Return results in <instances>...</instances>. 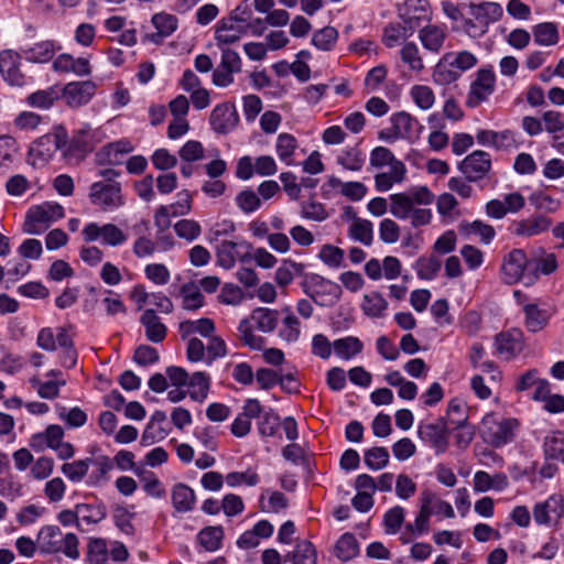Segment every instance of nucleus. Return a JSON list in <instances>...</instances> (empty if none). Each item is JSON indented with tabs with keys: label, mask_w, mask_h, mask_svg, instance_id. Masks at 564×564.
<instances>
[{
	"label": "nucleus",
	"mask_w": 564,
	"mask_h": 564,
	"mask_svg": "<svg viewBox=\"0 0 564 564\" xmlns=\"http://www.w3.org/2000/svg\"><path fill=\"white\" fill-rule=\"evenodd\" d=\"M308 295L317 305L330 306L339 300L341 289L337 283L319 278L312 286Z\"/></svg>",
	"instance_id": "nucleus-20"
},
{
	"label": "nucleus",
	"mask_w": 564,
	"mask_h": 564,
	"mask_svg": "<svg viewBox=\"0 0 564 564\" xmlns=\"http://www.w3.org/2000/svg\"><path fill=\"white\" fill-rule=\"evenodd\" d=\"M173 228L176 236L186 241H194L202 234L200 225L194 219H181L174 224Z\"/></svg>",
	"instance_id": "nucleus-62"
},
{
	"label": "nucleus",
	"mask_w": 564,
	"mask_h": 564,
	"mask_svg": "<svg viewBox=\"0 0 564 564\" xmlns=\"http://www.w3.org/2000/svg\"><path fill=\"white\" fill-rule=\"evenodd\" d=\"M359 553V545L354 534L344 533L334 546V554L340 561H349Z\"/></svg>",
	"instance_id": "nucleus-44"
},
{
	"label": "nucleus",
	"mask_w": 564,
	"mask_h": 564,
	"mask_svg": "<svg viewBox=\"0 0 564 564\" xmlns=\"http://www.w3.org/2000/svg\"><path fill=\"white\" fill-rule=\"evenodd\" d=\"M529 260L522 249H513L502 259L501 275L506 284L512 285L523 276Z\"/></svg>",
	"instance_id": "nucleus-12"
},
{
	"label": "nucleus",
	"mask_w": 564,
	"mask_h": 564,
	"mask_svg": "<svg viewBox=\"0 0 564 564\" xmlns=\"http://www.w3.org/2000/svg\"><path fill=\"white\" fill-rule=\"evenodd\" d=\"M495 85L496 76L492 69L480 68L470 85L466 104L471 108L479 106L495 91Z\"/></svg>",
	"instance_id": "nucleus-9"
},
{
	"label": "nucleus",
	"mask_w": 564,
	"mask_h": 564,
	"mask_svg": "<svg viewBox=\"0 0 564 564\" xmlns=\"http://www.w3.org/2000/svg\"><path fill=\"white\" fill-rule=\"evenodd\" d=\"M509 485L506 474L496 473L494 475L484 470H478L474 475L473 487L476 492H486L489 490L501 491Z\"/></svg>",
	"instance_id": "nucleus-26"
},
{
	"label": "nucleus",
	"mask_w": 564,
	"mask_h": 564,
	"mask_svg": "<svg viewBox=\"0 0 564 564\" xmlns=\"http://www.w3.org/2000/svg\"><path fill=\"white\" fill-rule=\"evenodd\" d=\"M21 56L12 50L0 52V73L4 80L12 86H23L25 77L20 69Z\"/></svg>",
	"instance_id": "nucleus-17"
},
{
	"label": "nucleus",
	"mask_w": 564,
	"mask_h": 564,
	"mask_svg": "<svg viewBox=\"0 0 564 564\" xmlns=\"http://www.w3.org/2000/svg\"><path fill=\"white\" fill-rule=\"evenodd\" d=\"M93 464L96 466V470L89 475L87 485L95 487L108 480V474L112 469L113 463L110 457L101 455L94 459Z\"/></svg>",
	"instance_id": "nucleus-52"
},
{
	"label": "nucleus",
	"mask_w": 564,
	"mask_h": 564,
	"mask_svg": "<svg viewBox=\"0 0 564 564\" xmlns=\"http://www.w3.org/2000/svg\"><path fill=\"white\" fill-rule=\"evenodd\" d=\"M251 246L246 241H231V240H223L218 243L216 248V259L217 264L226 270H229L235 267L236 262L245 261L246 256H241L238 251L239 248L249 249Z\"/></svg>",
	"instance_id": "nucleus-19"
},
{
	"label": "nucleus",
	"mask_w": 564,
	"mask_h": 564,
	"mask_svg": "<svg viewBox=\"0 0 564 564\" xmlns=\"http://www.w3.org/2000/svg\"><path fill=\"white\" fill-rule=\"evenodd\" d=\"M327 184L329 187L338 189L343 196L354 202L361 200L367 194V186L361 182H343L336 176H329Z\"/></svg>",
	"instance_id": "nucleus-32"
},
{
	"label": "nucleus",
	"mask_w": 564,
	"mask_h": 564,
	"mask_svg": "<svg viewBox=\"0 0 564 564\" xmlns=\"http://www.w3.org/2000/svg\"><path fill=\"white\" fill-rule=\"evenodd\" d=\"M64 217V208L57 203L45 202L29 209L23 225L24 232L40 235L44 232L52 223Z\"/></svg>",
	"instance_id": "nucleus-4"
},
{
	"label": "nucleus",
	"mask_w": 564,
	"mask_h": 564,
	"mask_svg": "<svg viewBox=\"0 0 564 564\" xmlns=\"http://www.w3.org/2000/svg\"><path fill=\"white\" fill-rule=\"evenodd\" d=\"M249 24H235L230 19L223 18L216 26L215 40L218 47L238 42L242 34L247 32Z\"/></svg>",
	"instance_id": "nucleus-22"
},
{
	"label": "nucleus",
	"mask_w": 564,
	"mask_h": 564,
	"mask_svg": "<svg viewBox=\"0 0 564 564\" xmlns=\"http://www.w3.org/2000/svg\"><path fill=\"white\" fill-rule=\"evenodd\" d=\"M89 198L93 205L108 212L124 204L120 183L95 182L90 186Z\"/></svg>",
	"instance_id": "nucleus-6"
},
{
	"label": "nucleus",
	"mask_w": 564,
	"mask_h": 564,
	"mask_svg": "<svg viewBox=\"0 0 564 564\" xmlns=\"http://www.w3.org/2000/svg\"><path fill=\"white\" fill-rule=\"evenodd\" d=\"M478 58L469 51L445 53L433 70V80L438 85H449L456 82L463 73L474 68Z\"/></svg>",
	"instance_id": "nucleus-1"
},
{
	"label": "nucleus",
	"mask_w": 564,
	"mask_h": 564,
	"mask_svg": "<svg viewBox=\"0 0 564 564\" xmlns=\"http://www.w3.org/2000/svg\"><path fill=\"white\" fill-rule=\"evenodd\" d=\"M172 502L177 511L187 512L195 505V494L188 486L177 484L172 489Z\"/></svg>",
	"instance_id": "nucleus-41"
},
{
	"label": "nucleus",
	"mask_w": 564,
	"mask_h": 564,
	"mask_svg": "<svg viewBox=\"0 0 564 564\" xmlns=\"http://www.w3.org/2000/svg\"><path fill=\"white\" fill-rule=\"evenodd\" d=\"M534 42L541 46H554L560 41L558 28L553 22L539 23L532 29Z\"/></svg>",
	"instance_id": "nucleus-37"
},
{
	"label": "nucleus",
	"mask_w": 564,
	"mask_h": 564,
	"mask_svg": "<svg viewBox=\"0 0 564 564\" xmlns=\"http://www.w3.org/2000/svg\"><path fill=\"white\" fill-rule=\"evenodd\" d=\"M390 213L398 219H406L414 209V204L406 193L390 196Z\"/></svg>",
	"instance_id": "nucleus-53"
},
{
	"label": "nucleus",
	"mask_w": 564,
	"mask_h": 564,
	"mask_svg": "<svg viewBox=\"0 0 564 564\" xmlns=\"http://www.w3.org/2000/svg\"><path fill=\"white\" fill-rule=\"evenodd\" d=\"M348 236L355 241L370 246L373 240V226L368 219L355 217L348 228Z\"/></svg>",
	"instance_id": "nucleus-38"
},
{
	"label": "nucleus",
	"mask_w": 564,
	"mask_h": 564,
	"mask_svg": "<svg viewBox=\"0 0 564 564\" xmlns=\"http://www.w3.org/2000/svg\"><path fill=\"white\" fill-rule=\"evenodd\" d=\"M223 538L224 531L221 527L205 528L197 535L199 543L208 552L217 551L221 545Z\"/></svg>",
	"instance_id": "nucleus-54"
},
{
	"label": "nucleus",
	"mask_w": 564,
	"mask_h": 564,
	"mask_svg": "<svg viewBox=\"0 0 564 564\" xmlns=\"http://www.w3.org/2000/svg\"><path fill=\"white\" fill-rule=\"evenodd\" d=\"M366 156L358 145L344 148L336 156V163L344 170L359 172L364 167Z\"/></svg>",
	"instance_id": "nucleus-31"
},
{
	"label": "nucleus",
	"mask_w": 564,
	"mask_h": 564,
	"mask_svg": "<svg viewBox=\"0 0 564 564\" xmlns=\"http://www.w3.org/2000/svg\"><path fill=\"white\" fill-rule=\"evenodd\" d=\"M240 340L253 350H260L264 347L265 340L263 337L254 334L253 327L249 319H242L238 326Z\"/></svg>",
	"instance_id": "nucleus-55"
},
{
	"label": "nucleus",
	"mask_w": 564,
	"mask_h": 564,
	"mask_svg": "<svg viewBox=\"0 0 564 564\" xmlns=\"http://www.w3.org/2000/svg\"><path fill=\"white\" fill-rule=\"evenodd\" d=\"M293 564H316L317 555L314 545L310 541H301L292 553Z\"/></svg>",
	"instance_id": "nucleus-61"
},
{
	"label": "nucleus",
	"mask_w": 564,
	"mask_h": 564,
	"mask_svg": "<svg viewBox=\"0 0 564 564\" xmlns=\"http://www.w3.org/2000/svg\"><path fill=\"white\" fill-rule=\"evenodd\" d=\"M78 522L83 521L86 524H96L104 520L107 516L106 507L102 503L88 505L77 503L76 505Z\"/></svg>",
	"instance_id": "nucleus-48"
},
{
	"label": "nucleus",
	"mask_w": 564,
	"mask_h": 564,
	"mask_svg": "<svg viewBox=\"0 0 564 564\" xmlns=\"http://www.w3.org/2000/svg\"><path fill=\"white\" fill-rule=\"evenodd\" d=\"M57 73H74L77 76H88L91 73V66L87 57L75 58L70 54L58 55L52 64Z\"/></svg>",
	"instance_id": "nucleus-21"
},
{
	"label": "nucleus",
	"mask_w": 564,
	"mask_h": 564,
	"mask_svg": "<svg viewBox=\"0 0 564 564\" xmlns=\"http://www.w3.org/2000/svg\"><path fill=\"white\" fill-rule=\"evenodd\" d=\"M422 499L432 511V514H442L445 518L452 519L455 517L452 505L441 499L435 492L431 490H424L421 494Z\"/></svg>",
	"instance_id": "nucleus-49"
},
{
	"label": "nucleus",
	"mask_w": 564,
	"mask_h": 564,
	"mask_svg": "<svg viewBox=\"0 0 564 564\" xmlns=\"http://www.w3.org/2000/svg\"><path fill=\"white\" fill-rule=\"evenodd\" d=\"M303 272L304 264L295 262L291 259H284L275 271L274 281L280 286H286L294 280L295 276L302 275Z\"/></svg>",
	"instance_id": "nucleus-39"
},
{
	"label": "nucleus",
	"mask_w": 564,
	"mask_h": 564,
	"mask_svg": "<svg viewBox=\"0 0 564 564\" xmlns=\"http://www.w3.org/2000/svg\"><path fill=\"white\" fill-rule=\"evenodd\" d=\"M209 122L216 133L226 134L237 127L239 116L234 106L220 104L213 109Z\"/></svg>",
	"instance_id": "nucleus-15"
},
{
	"label": "nucleus",
	"mask_w": 564,
	"mask_h": 564,
	"mask_svg": "<svg viewBox=\"0 0 564 564\" xmlns=\"http://www.w3.org/2000/svg\"><path fill=\"white\" fill-rule=\"evenodd\" d=\"M67 143V133L57 129L39 138L29 150V161L32 165H44L59 149Z\"/></svg>",
	"instance_id": "nucleus-5"
},
{
	"label": "nucleus",
	"mask_w": 564,
	"mask_h": 564,
	"mask_svg": "<svg viewBox=\"0 0 564 564\" xmlns=\"http://www.w3.org/2000/svg\"><path fill=\"white\" fill-rule=\"evenodd\" d=\"M405 511L402 507L395 506L389 509L383 516L384 531L387 534H395L402 527Z\"/></svg>",
	"instance_id": "nucleus-64"
},
{
	"label": "nucleus",
	"mask_w": 564,
	"mask_h": 564,
	"mask_svg": "<svg viewBox=\"0 0 564 564\" xmlns=\"http://www.w3.org/2000/svg\"><path fill=\"white\" fill-rule=\"evenodd\" d=\"M467 14L480 23V29H488V25L491 22L500 19L502 15V8L496 2L470 3L468 6Z\"/></svg>",
	"instance_id": "nucleus-24"
},
{
	"label": "nucleus",
	"mask_w": 564,
	"mask_h": 564,
	"mask_svg": "<svg viewBox=\"0 0 564 564\" xmlns=\"http://www.w3.org/2000/svg\"><path fill=\"white\" fill-rule=\"evenodd\" d=\"M460 232L465 236H478L485 245L490 243L494 239L496 231L494 227L481 220H475L471 223H463L459 226Z\"/></svg>",
	"instance_id": "nucleus-46"
},
{
	"label": "nucleus",
	"mask_w": 564,
	"mask_h": 564,
	"mask_svg": "<svg viewBox=\"0 0 564 564\" xmlns=\"http://www.w3.org/2000/svg\"><path fill=\"white\" fill-rule=\"evenodd\" d=\"M299 147L297 140L290 133H280L276 138L275 151L279 159L286 165L293 164V155Z\"/></svg>",
	"instance_id": "nucleus-45"
},
{
	"label": "nucleus",
	"mask_w": 564,
	"mask_h": 564,
	"mask_svg": "<svg viewBox=\"0 0 564 564\" xmlns=\"http://www.w3.org/2000/svg\"><path fill=\"white\" fill-rule=\"evenodd\" d=\"M140 322L145 328L148 340L152 343H161L164 340L167 328L153 310H145L141 315Z\"/></svg>",
	"instance_id": "nucleus-29"
},
{
	"label": "nucleus",
	"mask_w": 564,
	"mask_h": 564,
	"mask_svg": "<svg viewBox=\"0 0 564 564\" xmlns=\"http://www.w3.org/2000/svg\"><path fill=\"white\" fill-rule=\"evenodd\" d=\"M552 226L549 217L539 215L525 219L514 220L510 231L517 237L529 238L547 231Z\"/></svg>",
	"instance_id": "nucleus-18"
},
{
	"label": "nucleus",
	"mask_w": 564,
	"mask_h": 564,
	"mask_svg": "<svg viewBox=\"0 0 564 564\" xmlns=\"http://www.w3.org/2000/svg\"><path fill=\"white\" fill-rule=\"evenodd\" d=\"M64 430L57 424L48 425L43 432L34 434L31 438V446L36 451L51 448L62 460H68L74 457L76 451L72 443L64 442Z\"/></svg>",
	"instance_id": "nucleus-3"
},
{
	"label": "nucleus",
	"mask_w": 564,
	"mask_h": 564,
	"mask_svg": "<svg viewBox=\"0 0 564 564\" xmlns=\"http://www.w3.org/2000/svg\"><path fill=\"white\" fill-rule=\"evenodd\" d=\"M97 85L93 80L70 82L62 89L61 97L70 108L87 105L96 94Z\"/></svg>",
	"instance_id": "nucleus-10"
},
{
	"label": "nucleus",
	"mask_w": 564,
	"mask_h": 564,
	"mask_svg": "<svg viewBox=\"0 0 564 564\" xmlns=\"http://www.w3.org/2000/svg\"><path fill=\"white\" fill-rule=\"evenodd\" d=\"M335 354L344 360H349L360 354L364 349L361 340L354 336L336 339L333 343Z\"/></svg>",
	"instance_id": "nucleus-40"
},
{
	"label": "nucleus",
	"mask_w": 564,
	"mask_h": 564,
	"mask_svg": "<svg viewBox=\"0 0 564 564\" xmlns=\"http://www.w3.org/2000/svg\"><path fill=\"white\" fill-rule=\"evenodd\" d=\"M523 311L525 315L524 324L529 332L538 333L547 325V313L540 310L535 304L524 305Z\"/></svg>",
	"instance_id": "nucleus-43"
},
{
	"label": "nucleus",
	"mask_w": 564,
	"mask_h": 564,
	"mask_svg": "<svg viewBox=\"0 0 564 564\" xmlns=\"http://www.w3.org/2000/svg\"><path fill=\"white\" fill-rule=\"evenodd\" d=\"M338 39V31L334 26H325L314 32L312 44L321 51H330Z\"/></svg>",
	"instance_id": "nucleus-56"
},
{
	"label": "nucleus",
	"mask_w": 564,
	"mask_h": 564,
	"mask_svg": "<svg viewBox=\"0 0 564 564\" xmlns=\"http://www.w3.org/2000/svg\"><path fill=\"white\" fill-rule=\"evenodd\" d=\"M58 417L70 429L84 426L88 419L86 412L78 406L68 410L64 406L58 410Z\"/></svg>",
	"instance_id": "nucleus-63"
},
{
	"label": "nucleus",
	"mask_w": 564,
	"mask_h": 564,
	"mask_svg": "<svg viewBox=\"0 0 564 564\" xmlns=\"http://www.w3.org/2000/svg\"><path fill=\"white\" fill-rule=\"evenodd\" d=\"M413 34L412 31L406 30V24H389L383 30L382 42L388 47L397 46L401 40H404Z\"/></svg>",
	"instance_id": "nucleus-60"
},
{
	"label": "nucleus",
	"mask_w": 564,
	"mask_h": 564,
	"mask_svg": "<svg viewBox=\"0 0 564 564\" xmlns=\"http://www.w3.org/2000/svg\"><path fill=\"white\" fill-rule=\"evenodd\" d=\"M400 58L414 74H421L425 69L421 51L414 42L403 44L400 50Z\"/></svg>",
	"instance_id": "nucleus-36"
},
{
	"label": "nucleus",
	"mask_w": 564,
	"mask_h": 564,
	"mask_svg": "<svg viewBox=\"0 0 564 564\" xmlns=\"http://www.w3.org/2000/svg\"><path fill=\"white\" fill-rule=\"evenodd\" d=\"M181 294L183 297L182 306L184 310L194 311L204 305V296L199 288L195 284L187 283L182 285Z\"/></svg>",
	"instance_id": "nucleus-58"
},
{
	"label": "nucleus",
	"mask_w": 564,
	"mask_h": 564,
	"mask_svg": "<svg viewBox=\"0 0 564 564\" xmlns=\"http://www.w3.org/2000/svg\"><path fill=\"white\" fill-rule=\"evenodd\" d=\"M432 511L429 509L422 497L420 496V511L414 523L405 525V532L412 535H421L430 531V518Z\"/></svg>",
	"instance_id": "nucleus-50"
},
{
	"label": "nucleus",
	"mask_w": 564,
	"mask_h": 564,
	"mask_svg": "<svg viewBox=\"0 0 564 564\" xmlns=\"http://www.w3.org/2000/svg\"><path fill=\"white\" fill-rule=\"evenodd\" d=\"M62 531L56 525L42 528L37 535L39 547L42 553L54 554L61 551Z\"/></svg>",
	"instance_id": "nucleus-30"
},
{
	"label": "nucleus",
	"mask_w": 564,
	"mask_h": 564,
	"mask_svg": "<svg viewBox=\"0 0 564 564\" xmlns=\"http://www.w3.org/2000/svg\"><path fill=\"white\" fill-rule=\"evenodd\" d=\"M84 240L93 242L101 240L104 245L117 247L127 241V235L113 224L98 225L97 223L87 224L82 231Z\"/></svg>",
	"instance_id": "nucleus-7"
},
{
	"label": "nucleus",
	"mask_w": 564,
	"mask_h": 564,
	"mask_svg": "<svg viewBox=\"0 0 564 564\" xmlns=\"http://www.w3.org/2000/svg\"><path fill=\"white\" fill-rule=\"evenodd\" d=\"M189 397L198 402H203L209 391V377L202 371L193 373L187 383Z\"/></svg>",
	"instance_id": "nucleus-51"
},
{
	"label": "nucleus",
	"mask_w": 564,
	"mask_h": 564,
	"mask_svg": "<svg viewBox=\"0 0 564 564\" xmlns=\"http://www.w3.org/2000/svg\"><path fill=\"white\" fill-rule=\"evenodd\" d=\"M458 170L465 175L467 181L478 182L490 172L491 156L485 151L476 150L459 163Z\"/></svg>",
	"instance_id": "nucleus-8"
},
{
	"label": "nucleus",
	"mask_w": 564,
	"mask_h": 564,
	"mask_svg": "<svg viewBox=\"0 0 564 564\" xmlns=\"http://www.w3.org/2000/svg\"><path fill=\"white\" fill-rule=\"evenodd\" d=\"M417 436L429 443L436 454H443L448 447L447 426L442 419L434 423L421 422L417 426Z\"/></svg>",
	"instance_id": "nucleus-11"
},
{
	"label": "nucleus",
	"mask_w": 564,
	"mask_h": 564,
	"mask_svg": "<svg viewBox=\"0 0 564 564\" xmlns=\"http://www.w3.org/2000/svg\"><path fill=\"white\" fill-rule=\"evenodd\" d=\"M391 123V135L388 139L415 140L422 129L419 121L404 111L392 115Z\"/></svg>",
	"instance_id": "nucleus-16"
},
{
	"label": "nucleus",
	"mask_w": 564,
	"mask_h": 564,
	"mask_svg": "<svg viewBox=\"0 0 564 564\" xmlns=\"http://www.w3.org/2000/svg\"><path fill=\"white\" fill-rule=\"evenodd\" d=\"M132 149L133 148L129 141L110 143L102 148V150L98 153V158L101 162L118 164L121 161V156L131 152Z\"/></svg>",
	"instance_id": "nucleus-47"
},
{
	"label": "nucleus",
	"mask_w": 564,
	"mask_h": 564,
	"mask_svg": "<svg viewBox=\"0 0 564 564\" xmlns=\"http://www.w3.org/2000/svg\"><path fill=\"white\" fill-rule=\"evenodd\" d=\"M517 429L518 421L516 419L489 413L481 420L479 433L487 444L501 447L513 441Z\"/></svg>",
	"instance_id": "nucleus-2"
},
{
	"label": "nucleus",
	"mask_w": 564,
	"mask_h": 564,
	"mask_svg": "<svg viewBox=\"0 0 564 564\" xmlns=\"http://www.w3.org/2000/svg\"><path fill=\"white\" fill-rule=\"evenodd\" d=\"M151 22L156 32L149 34L148 39L155 44L161 43L163 39L172 35L178 26L177 18L166 12L155 13L151 19Z\"/></svg>",
	"instance_id": "nucleus-25"
},
{
	"label": "nucleus",
	"mask_w": 564,
	"mask_h": 564,
	"mask_svg": "<svg viewBox=\"0 0 564 564\" xmlns=\"http://www.w3.org/2000/svg\"><path fill=\"white\" fill-rule=\"evenodd\" d=\"M282 313L284 317L279 329V336L286 343H294L300 338L301 323L290 307H284Z\"/></svg>",
	"instance_id": "nucleus-35"
},
{
	"label": "nucleus",
	"mask_w": 564,
	"mask_h": 564,
	"mask_svg": "<svg viewBox=\"0 0 564 564\" xmlns=\"http://www.w3.org/2000/svg\"><path fill=\"white\" fill-rule=\"evenodd\" d=\"M447 32L445 26L427 24L420 29L419 40L423 47L434 54H438L445 43Z\"/></svg>",
	"instance_id": "nucleus-23"
},
{
	"label": "nucleus",
	"mask_w": 564,
	"mask_h": 564,
	"mask_svg": "<svg viewBox=\"0 0 564 564\" xmlns=\"http://www.w3.org/2000/svg\"><path fill=\"white\" fill-rule=\"evenodd\" d=\"M388 308V302L377 291L366 293L362 297L361 310L365 315L371 318H381Z\"/></svg>",
	"instance_id": "nucleus-34"
},
{
	"label": "nucleus",
	"mask_w": 564,
	"mask_h": 564,
	"mask_svg": "<svg viewBox=\"0 0 564 564\" xmlns=\"http://www.w3.org/2000/svg\"><path fill=\"white\" fill-rule=\"evenodd\" d=\"M56 47L52 41H42L33 46L23 50L25 58L33 63H46L51 61L55 54Z\"/></svg>",
	"instance_id": "nucleus-42"
},
{
	"label": "nucleus",
	"mask_w": 564,
	"mask_h": 564,
	"mask_svg": "<svg viewBox=\"0 0 564 564\" xmlns=\"http://www.w3.org/2000/svg\"><path fill=\"white\" fill-rule=\"evenodd\" d=\"M406 174V167L403 162H394L387 172H381L375 175V185L377 191L387 192L392 188L394 184L403 182Z\"/></svg>",
	"instance_id": "nucleus-27"
},
{
	"label": "nucleus",
	"mask_w": 564,
	"mask_h": 564,
	"mask_svg": "<svg viewBox=\"0 0 564 564\" xmlns=\"http://www.w3.org/2000/svg\"><path fill=\"white\" fill-rule=\"evenodd\" d=\"M441 265V260L436 257H421L416 260L414 269L419 278L432 280L437 275Z\"/></svg>",
	"instance_id": "nucleus-57"
},
{
	"label": "nucleus",
	"mask_w": 564,
	"mask_h": 564,
	"mask_svg": "<svg viewBox=\"0 0 564 564\" xmlns=\"http://www.w3.org/2000/svg\"><path fill=\"white\" fill-rule=\"evenodd\" d=\"M280 313L268 307H258L249 316L250 324L262 333L273 332L279 323Z\"/></svg>",
	"instance_id": "nucleus-28"
},
{
	"label": "nucleus",
	"mask_w": 564,
	"mask_h": 564,
	"mask_svg": "<svg viewBox=\"0 0 564 564\" xmlns=\"http://www.w3.org/2000/svg\"><path fill=\"white\" fill-rule=\"evenodd\" d=\"M94 459L86 457L64 463L61 466L62 474L73 484L82 482L87 476Z\"/></svg>",
	"instance_id": "nucleus-33"
},
{
	"label": "nucleus",
	"mask_w": 564,
	"mask_h": 564,
	"mask_svg": "<svg viewBox=\"0 0 564 564\" xmlns=\"http://www.w3.org/2000/svg\"><path fill=\"white\" fill-rule=\"evenodd\" d=\"M400 17L406 30L414 32L422 23L430 21L431 11L427 0H410L404 9L400 12Z\"/></svg>",
	"instance_id": "nucleus-14"
},
{
	"label": "nucleus",
	"mask_w": 564,
	"mask_h": 564,
	"mask_svg": "<svg viewBox=\"0 0 564 564\" xmlns=\"http://www.w3.org/2000/svg\"><path fill=\"white\" fill-rule=\"evenodd\" d=\"M497 352L506 360L519 355L524 347V336L521 329L512 328L500 333L495 338Z\"/></svg>",
	"instance_id": "nucleus-13"
},
{
	"label": "nucleus",
	"mask_w": 564,
	"mask_h": 564,
	"mask_svg": "<svg viewBox=\"0 0 564 564\" xmlns=\"http://www.w3.org/2000/svg\"><path fill=\"white\" fill-rule=\"evenodd\" d=\"M410 96L422 110L431 109L435 102L434 91L426 85H414L410 90Z\"/></svg>",
	"instance_id": "nucleus-59"
}]
</instances>
